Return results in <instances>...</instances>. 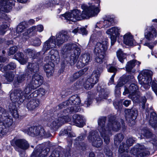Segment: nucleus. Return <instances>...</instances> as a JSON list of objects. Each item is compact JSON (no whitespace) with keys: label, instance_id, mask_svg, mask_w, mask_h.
<instances>
[{"label":"nucleus","instance_id":"24","mask_svg":"<svg viewBox=\"0 0 157 157\" xmlns=\"http://www.w3.org/2000/svg\"><path fill=\"white\" fill-rule=\"evenodd\" d=\"M39 104V99L33 98L30 99L27 102L26 107L29 111H35L38 107Z\"/></svg>","mask_w":157,"mask_h":157},{"label":"nucleus","instance_id":"43","mask_svg":"<svg viewBox=\"0 0 157 157\" xmlns=\"http://www.w3.org/2000/svg\"><path fill=\"white\" fill-rule=\"evenodd\" d=\"M65 134H67L69 136L72 137L74 136L71 133V127L69 126L67 129L62 130L59 134V136H63Z\"/></svg>","mask_w":157,"mask_h":157},{"label":"nucleus","instance_id":"51","mask_svg":"<svg viewBox=\"0 0 157 157\" xmlns=\"http://www.w3.org/2000/svg\"><path fill=\"white\" fill-rule=\"evenodd\" d=\"M70 105L69 101L68 100L66 101H64L58 105L56 107V110L61 109L63 108H65L67 106Z\"/></svg>","mask_w":157,"mask_h":157},{"label":"nucleus","instance_id":"21","mask_svg":"<svg viewBox=\"0 0 157 157\" xmlns=\"http://www.w3.org/2000/svg\"><path fill=\"white\" fill-rule=\"evenodd\" d=\"M119 29L117 27H114L108 29L106 33L111 36V44L112 45L114 44L117 40V37L119 36Z\"/></svg>","mask_w":157,"mask_h":157},{"label":"nucleus","instance_id":"53","mask_svg":"<svg viewBox=\"0 0 157 157\" xmlns=\"http://www.w3.org/2000/svg\"><path fill=\"white\" fill-rule=\"evenodd\" d=\"M122 101L121 100L120 101H116L113 102V105L116 109H121L122 107Z\"/></svg>","mask_w":157,"mask_h":157},{"label":"nucleus","instance_id":"55","mask_svg":"<svg viewBox=\"0 0 157 157\" xmlns=\"http://www.w3.org/2000/svg\"><path fill=\"white\" fill-rule=\"evenodd\" d=\"M7 27V25H0V35H3L6 31V29Z\"/></svg>","mask_w":157,"mask_h":157},{"label":"nucleus","instance_id":"33","mask_svg":"<svg viewBox=\"0 0 157 157\" xmlns=\"http://www.w3.org/2000/svg\"><path fill=\"white\" fill-rule=\"evenodd\" d=\"M26 77V75L25 73L18 75L16 78L15 80L14 83V86L16 87H18L25 80Z\"/></svg>","mask_w":157,"mask_h":157},{"label":"nucleus","instance_id":"63","mask_svg":"<svg viewBox=\"0 0 157 157\" xmlns=\"http://www.w3.org/2000/svg\"><path fill=\"white\" fill-rule=\"evenodd\" d=\"M30 33L28 32V30H27L24 33H23V39H25L26 40L28 39L29 38V35Z\"/></svg>","mask_w":157,"mask_h":157},{"label":"nucleus","instance_id":"52","mask_svg":"<svg viewBox=\"0 0 157 157\" xmlns=\"http://www.w3.org/2000/svg\"><path fill=\"white\" fill-rule=\"evenodd\" d=\"M135 141V139L132 137H129L127 139L126 141L127 146L128 147L132 146Z\"/></svg>","mask_w":157,"mask_h":157},{"label":"nucleus","instance_id":"36","mask_svg":"<svg viewBox=\"0 0 157 157\" xmlns=\"http://www.w3.org/2000/svg\"><path fill=\"white\" fill-rule=\"evenodd\" d=\"M36 88L30 82H28L26 85L23 92L25 95H26V97L28 94H30L33 90Z\"/></svg>","mask_w":157,"mask_h":157},{"label":"nucleus","instance_id":"1","mask_svg":"<svg viewBox=\"0 0 157 157\" xmlns=\"http://www.w3.org/2000/svg\"><path fill=\"white\" fill-rule=\"evenodd\" d=\"M108 117V122L106 126L105 124L106 119V117H101L98 121V129L106 144H108L109 142L110 136L112 135L111 130L117 131L120 129L121 127L123 129L125 128L124 121L122 119H121L120 123L116 120L114 116L110 115Z\"/></svg>","mask_w":157,"mask_h":157},{"label":"nucleus","instance_id":"11","mask_svg":"<svg viewBox=\"0 0 157 157\" xmlns=\"http://www.w3.org/2000/svg\"><path fill=\"white\" fill-rule=\"evenodd\" d=\"M13 123V121L9 117L7 112L6 117H3L0 121V136H2L6 134L8 131V128Z\"/></svg>","mask_w":157,"mask_h":157},{"label":"nucleus","instance_id":"50","mask_svg":"<svg viewBox=\"0 0 157 157\" xmlns=\"http://www.w3.org/2000/svg\"><path fill=\"white\" fill-rule=\"evenodd\" d=\"M45 93V90L42 88H40L38 90H36L34 91L31 95L33 94V96L34 97H36L38 95L40 94L43 95Z\"/></svg>","mask_w":157,"mask_h":157},{"label":"nucleus","instance_id":"61","mask_svg":"<svg viewBox=\"0 0 157 157\" xmlns=\"http://www.w3.org/2000/svg\"><path fill=\"white\" fill-rule=\"evenodd\" d=\"M59 152L58 151H54L49 157H59Z\"/></svg>","mask_w":157,"mask_h":157},{"label":"nucleus","instance_id":"13","mask_svg":"<svg viewBox=\"0 0 157 157\" xmlns=\"http://www.w3.org/2000/svg\"><path fill=\"white\" fill-rule=\"evenodd\" d=\"M88 139L92 145L97 147H100L102 144L103 141L96 131H91L89 132Z\"/></svg>","mask_w":157,"mask_h":157},{"label":"nucleus","instance_id":"32","mask_svg":"<svg viewBox=\"0 0 157 157\" xmlns=\"http://www.w3.org/2000/svg\"><path fill=\"white\" fill-rule=\"evenodd\" d=\"M124 42L128 46H132L133 44V37L130 33H127L124 35Z\"/></svg>","mask_w":157,"mask_h":157},{"label":"nucleus","instance_id":"16","mask_svg":"<svg viewBox=\"0 0 157 157\" xmlns=\"http://www.w3.org/2000/svg\"><path fill=\"white\" fill-rule=\"evenodd\" d=\"M92 58V57L88 53H86L82 54L76 64L77 67L80 68L88 64L91 61Z\"/></svg>","mask_w":157,"mask_h":157},{"label":"nucleus","instance_id":"39","mask_svg":"<svg viewBox=\"0 0 157 157\" xmlns=\"http://www.w3.org/2000/svg\"><path fill=\"white\" fill-rule=\"evenodd\" d=\"M117 55L119 60L123 63L124 60L126 58V54L124 53L121 49H119L117 52Z\"/></svg>","mask_w":157,"mask_h":157},{"label":"nucleus","instance_id":"48","mask_svg":"<svg viewBox=\"0 0 157 157\" xmlns=\"http://www.w3.org/2000/svg\"><path fill=\"white\" fill-rule=\"evenodd\" d=\"M30 44L35 46H39L41 44L40 40L37 37H34L30 40Z\"/></svg>","mask_w":157,"mask_h":157},{"label":"nucleus","instance_id":"64","mask_svg":"<svg viewBox=\"0 0 157 157\" xmlns=\"http://www.w3.org/2000/svg\"><path fill=\"white\" fill-rule=\"evenodd\" d=\"M24 51L26 53L30 54L31 56H32V54L34 53L33 50L31 49H26L24 50Z\"/></svg>","mask_w":157,"mask_h":157},{"label":"nucleus","instance_id":"23","mask_svg":"<svg viewBox=\"0 0 157 157\" xmlns=\"http://www.w3.org/2000/svg\"><path fill=\"white\" fill-rule=\"evenodd\" d=\"M43 80V78L41 75L36 73L32 76L30 82L36 88L42 84Z\"/></svg>","mask_w":157,"mask_h":157},{"label":"nucleus","instance_id":"4","mask_svg":"<svg viewBox=\"0 0 157 157\" xmlns=\"http://www.w3.org/2000/svg\"><path fill=\"white\" fill-rule=\"evenodd\" d=\"M130 91V98L134 102H141L142 104V108L143 109H145V103L147 99L144 96H140V93L137 85L135 83H132L129 86Z\"/></svg>","mask_w":157,"mask_h":157},{"label":"nucleus","instance_id":"47","mask_svg":"<svg viewBox=\"0 0 157 157\" xmlns=\"http://www.w3.org/2000/svg\"><path fill=\"white\" fill-rule=\"evenodd\" d=\"M15 76L13 72L10 71L6 72L4 75L6 79L9 82H12L13 81Z\"/></svg>","mask_w":157,"mask_h":157},{"label":"nucleus","instance_id":"15","mask_svg":"<svg viewBox=\"0 0 157 157\" xmlns=\"http://www.w3.org/2000/svg\"><path fill=\"white\" fill-rule=\"evenodd\" d=\"M44 61L52 62L54 64L58 63L60 61V57L58 52L54 50H51L45 57Z\"/></svg>","mask_w":157,"mask_h":157},{"label":"nucleus","instance_id":"20","mask_svg":"<svg viewBox=\"0 0 157 157\" xmlns=\"http://www.w3.org/2000/svg\"><path fill=\"white\" fill-rule=\"evenodd\" d=\"M56 45L55 38L54 36H52L44 43L42 49L44 52L43 54L50 49L54 48Z\"/></svg>","mask_w":157,"mask_h":157},{"label":"nucleus","instance_id":"9","mask_svg":"<svg viewBox=\"0 0 157 157\" xmlns=\"http://www.w3.org/2000/svg\"><path fill=\"white\" fill-rule=\"evenodd\" d=\"M44 145H40L36 147L32 153L31 157H44L46 156L50 151L51 147L49 142H46Z\"/></svg>","mask_w":157,"mask_h":157},{"label":"nucleus","instance_id":"60","mask_svg":"<svg viewBox=\"0 0 157 157\" xmlns=\"http://www.w3.org/2000/svg\"><path fill=\"white\" fill-rule=\"evenodd\" d=\"M151 87L153 90L157 95V83L156 84L152 82L151 84Z\"/></svg>","mask_w":157,"mask_h":157},{"label":"nucleus","instance_id":"18","mask_svg":"<svg viewBox=\"0 0 157 157\" xmlns=\"http://www.w3.org/2000/svg\"><path fill=\"white\" fill-rule=\"evenodd\" d=\"M141 134L146 138L150 139L153 144L157 147V137L148 128H143L141 130Z\"/></svg>","mask_w":157,"mask_h":157},{"label":"nucleus","instance_id":"28","mask_svg":"<svg viewBox=\"0 0 157 157\" xmlns=\"http://www.w3.org/2000/svg\"><path fill=\"white\" fill-rule=\"evenodd\" d=\"M77 51L75 52H71V54L69 58V63L71 65H74L76 62L78 57L80 54V49L78 48Z\"/></svg>","mask_w":157,"mask_h":157},{"label":"nucleus","instance_id":"45","mask_svg":"<svg viewBox=\"0 0 157 157\" xmlns=\"http://www.w3.org/2000/svg\"><path fill=\"white\" fill-rule=\"evenodd\" d=\"M26 22L25 21L21 22L17 27V32L19 33L24 31L26 29Z\"/></svg>","mask_w":157,"mask_h":157},{"label":"nucleus","instance_id":"54","mask_svg":"<svg viewBox=\"0 0 157 157\" xmlns=\"http://www.w3.org/2000/svg\"><path fill=\"white\" fill-rule=\"evenodd\" d=\"M17 50V47L16 46H14L10 47L9 49L8 54L9 56L14 54Z\"/></svg>","mask_w":157,"mask_h":157},{"label":"nucleus","instance_id":"25","mask_svg":"<svg viewBox=\"0 0 157 157\" xmlns=\"http://www.w3.org/2000/svg\"><path fill=\"white\" fill-rule=\"evenodd\" d=\"M140 64V62L137 61L136 60L133 59L131 60L127 63L125 67L126 71L131 73H135L136 71L134 67L136 65L139 66Z\"/></svg>","mask_w":157,"mask_h":157},{"label":"nucleus","instance_id":"40","mask_svg":"<svg viewBox=\"0 0 157 157\" xmlns=\"http://www.w3.org/2000/svg\"><path fill=\"white\" fill-rule=\"evenodd\" d=\"M15 59L18 60L22 64H24L26 63V61L24 58L22 53L18 52L14 56Z\"/></svg>","mask_w":157,"mask_h":157},{"label":"nucleus","instance_id":"7","mask_svg":"<svg viewBox=\"0 0 157 157\" xmlns=\"http://www.w3.org/2000/svg\"><path fill=\"white\" fill-rule=\"evenodd\" d=\"M26 98V95L20 89H15L10 94V99L12 102L11 104L18 106L23 102Z\"/></svg>","mask_w":157,"mask_h":157},{"label":"nucleus","instance_id":"5","mask_svg":"<svg viewBox=\"0 0 157 157\" xmlns=\"http://www.w3.org/2000/svg\"><path fill=\"white\" fill-rule=\"evenodd\" d=\"M67 115L64 114L63 111L61 115H58V118L49 122L48 123V126L51 129L56 131L63 124L70 120V118Z\"/></svg>","mask_w":157,"mask_h":157},{"label":"nucleus","instance_id":"2","mask_svg":"<svg viewBox=\"0 0 157 157\" xmlns=\"http://www.w3.org/2000/svg\"><path fill=\"white\" fill-rule=\"evenodd\" d=\"M81 8L83 10L82 13L78 10H75L71 13H66L63 15L66 20L75 22L77 21L96 15L100 11L98 8L94 5L88 7L82 4L81 5Z\"/></svg>","mask_w":157,"mask_h":157},{"label":"nucleus","instance_id":"34","mask_svg":"<svg viewBox=\"0 0 157 157\" xmlns=\"http://www.w3.org/2000/svg\"><path fill=\"white\" fill-rule=\"evenodd\" d=\"M16 105L13 104H10L9 106V110L12 113V115L14 118L17 119L19 117V114L17 109Z\"/></svg>","mask_w":157,"mask_h":157},{"label":"nucleus","instance_id":"6","mask_svg":"<svg viewBox=\"0 0 157 157\" xmlns=\"http://www.w3.org/2000/svg\"><path fill=\"white\" fill-rule=\"evenodd\" d=\"M71 107L64 109L63 111V113L66 115L71 114L73 112H78L79 109V106H77L80 104L81 100L79 97L77 95H73L70 97L68 99Z\"/></svg>","mask_w":157,"mask_h":157},{"label":"nucleus","instance_id":"17","mask_svg":"<svg viewBox=\"0 0 157 157\" xmlns=\"http://www.w3.org/2000/svg\"><path fill=\"white\" fill-rule=\"evenodd\" d=\"M69 38L67 33L62 30L58 33L56 35V44L58 46H60L67 41Z\"/></svg>","mask_w":157,"mask_h":157},{"label":"nucleus","instance_id":"3","mask_svg":"<svg viewBox=\"0 0 157 157\" xmlns=\"http://www.w3.org/2000/svg\"><path fill=\"white\" fill-rule=\"evenodd\" d=\"M108 47L107 40L103 41L102 43H97L94 49V53L96 55L95 61L96 62L99 64L103 63Z\"/></svg>","mask_w":157,"mask_h":157},{"label":"nucleus","instance_id":"46","mask_svg":"<svg viewBox=\"0 0 157 157\" xmlns=\"http://www.w3.org/2000/svg\"><path fill=\"white\" fill-rule=\"evenodd\" d=\"M16 67V64L13 62H11L8 64L7 65L3 67V70L2 69V71L5 72L8 70H14L15 69Z\"/></svg>","mask_w":157,"mask_h":157},{"label":"nucleus","instance_id":"49","mask_svg":"<svg viewBox=\"0 0 157 157\" xmlns=\"http://www.w3.org/2000/svg\"><path fill=\"white\" fill-rule=\"evenodd\" d=\"M127 145L124 143H121L119 147L118 150V152L119 154L123 153L126 152H128L127 150Z\"/></svg>","mask_w":157,"mask_h":157},{"label":"nucleus","instance_id":"8","mask_svg":"<svg viewBox=\"0 0 157 157\" xmlns=\"http://www.w3.org/2000/svg\"><path fill=\"white\" fill-rule=\"evenodd\" d=\"M25 130V133L32 136H39L46 138L51 136V134L49 132H46L44 128L40 126L31 127Z\"/></svg>","mask_w":157,"mask_h":157},{"label":"nucleus","instance_id":"57","mask_svg":"<svg viewBox=\"0 0 157 157\" xmlns=\"http://www.w3.org/2000/svg\"><path fill=\"white\" fill-rule=\"evenodd\" d=\"M104 151L105 155L108 156H111L113 155L112 152L107 147H105L104 149Z\"/></svg>","mask_w":157,"mask_h":157},{"label":"nucleus","instance_id":"12","mask_svg":"<svg viewBox=\"0 0 157 157\" xmlns=\"http://www.w3.org/2000/svg\"><path fill=\"white\" fill-rule=\"evenodd\" d=\"M130 153L135 157H142L149 155L150 152L146 150L144 146L138 144L131 149Z\"/></svg>","mask_w":157,"mask_h":157},{"label":"nucleus","instance_id":"27","mask_svg":"<svg viewBox=\"0 0 157 157\" xmlns=\"http://www.w3.org/2000/svg\"><path fill=\"white\" fill-rule=\"evenodd\" d=\"M15 144L17 146L24 150L27 149L29 147V144L25 139H18L15 141Z\"/></svg>","mask_w":157,"mask_h":157},{"label":"nucleus","instance_id":"10","mask_svg":"<svg viewBox=\"0 0 157 157\" xmlns=\"http://www.w3.org/2000/svg\"><path fill=\"white\" fill-rule=\"evenodd\" d=\"M153 75L152 71L150 70H145L142 71L140 74L138 76V80L140 84L143 85L141 88L142 89L144 85H148L152 80Z\"/></svg>","mask_w":157,"mask_h":157},{"label":"nucleus","instance_id":"38","mask_svg":"<svg viewBox=\"0 0 157 157\" xmlns=\"http://www.w3.org/2000/svg\"><path fill=\"white\" fill-rule=\"evenodd\" d=\"M124 136L122 133H118L115 135L114 140L115 145L117 146L123 140Z\"/></svg>","mask_w":157,"mask_h":157},{"label":"nucleus","instance_id":"26","mask_svg":"<svg viewBox=\"0 0 157 157\" xmlns=\"http://www.w3.org/2000/svg\"><path fill=\"white\" fill-rule=\"evenodd\" d=\"M148 32L145 34L146 39L149 40H152L156 37L157 33L155 29L153 26L149 27L147 28Z\"/></svg>","mask_w":157,"mask_h":157},{"label":"nucleus","instance_id":"30","mask_svg":"<svg viewBox=\"0 0 157 157\" xmlns=\"http://www.w3.org/2000/svg\"><path fill=\"white\" fill-rule=\"evenodd\" d=\"M149 123L153 128L157 127V115L155 113L152 112L151 113Z\"/></svg>","mask_w":157,"mask_h":157},{"label":"nucleus","instance_id":"56","mask_svg":"<svg viewBox=\"0 0 157 157\" xmlns=\"http://www.w3.org/2000/svg\"><path fill=\"white\" fill-rule=\"evenodd\" d=\"M50 69L44 70L46 73L48 77H49L53 75L54 67H50Z\"/></svg>","mask_w":157,"mask_h":157},{"label":"nucleus","instance_id":"58","mask_svg":"<svg viewBox=\"0 0 157 157\" xmlns=\"http://www.w3.org/2000/svg\"><path fill=\"white\" fill-rule=\"evenodd\" d=\"M48 62V63H47L45 65L44 67V70L50 69V67H54V64L53 63L51 62Z\"/></svg>","mask_w":157,"mask_h":157},{"label":"nucleus","instance_id":"42","mask_svg":"<svg viewBox=\"0 0 157 157\" xmlns=\"http://www.w3.org/2000/svg\"><path fill=\"white\" fill-rule=\"evenodd\" d=\"M85 71L84 70H81L78 71L76 72L70 78V81L72 82L74 81L76 79L83 75Z\"/></svg>","mask_w":157,"mask_h":157},{"label":"nucleus","instance_id":"22","mask_svg":"<svg viewBox=\"0 0 157 157\" xmlns=\"http://www.w3.org/2000/svg\"><path fill=\"white\" fill-rule=\"evenodd\" d=\"M72 121L75 125L79 127H82L85 124V119L81 115L74 114L73 116Z\"/></svg>","mask_w":157,"mask_h":157},{"label":"nucleus","instance_id":"59","mask_svg":"<svg viewBox=\"0 0 157 157\" xmlns=\"http://www.w3.org/2000/svg\"><path fill=\"white\" fill-rule=\"evenodd\" d=\"M107 69L109 72L113 73V74H115L117 71V69L115 67L112 66L108 67Z\"/></svg>","mask_w":157,"mask_h":157},{"label":"nucleus","instance_id":"37","mask_svg":"<svg viewBox=\"0 0 157 157\" xmlns=\"http://www.w3.org/2000/svg\"><path fill=\"white\" fill-rule=\"evenodd\" d=\"M96 83L92 79L89 78L84 82L83 86L85 89L89 90L92 88Z\"/></svg>","mask_w":157,"mask_h":157},{"label":"nucleus","instance_id":"35","mask_svg":"<svg viewBox=\"0 0 157 157\" xmlns=\"http://www.w3.org/2000/svg\"><path fill=\"white\" fill-rule=\"evenodd\" d=\"M64 47L65 49H66V51H72V52H77V50H78V49L80 48L76 44L73 43L68 44L65 45Z\"/></svg>","mask_w":157,"mask_h":157},{"label":"nucleus","instance_id":"44","mask_svg":"<svg viewBox=\"0 0 157 157\" xmlns=\"http://www.w3.org/2000/svg\"><path fill=\"white\" fill-rule=\"evenodd\" d=\"M108 92L103 89H101L99 92L98 100L101 101L103 99H106L107 97Z\"/></svg>","mask_w":157,"mask_h":157},{"label":"nucleus","instance_id":"19","mask_svg":"<svg viewBox=\"0 0 157 157\" xmlns=\"http://www.w3.org/2000/svg\"><path fill=\"white\" fill-rule=\"evenodd\" d=\"M12 0H0V11L9 12L14 5Z\"/></svg>","mask_w":157,"mask_h":157},{"label":"nucleus","instance_id":"62","mask_svg":"<svg viewBox=\"0 0 157 157\" xmlns=\"http://www.w3.org/2000/svg\"><path fill=\"white\" fill-rule=\"evenodd\" d=\"M78 33L82 34V35L86 34L87 33V31L85 28H79Z\"/></svg>","mask_w":157,"mask_h":157},{"label":"nucleus","instance_id":"31","mask_svg":"<svg viewBox=\"0 0 157 157\" xmlns=\"http://www.w3.org/2000/svg\"><path fill=\"white\" fill-rule=\"evenodd\" d=\"M42 60H40L37 62L33 63H32L29 64L28 67V68L31 71L34 72H37L39 70V65L42 63Z\"/></svg>","mask_w":157,"mask_h":157},{"label":"nucleus","instance_id":"41","mask_svg":"<svg viewBox=\"0 0 157 157\" xmlns=\"http://www.w3.org/2000/svg\"><path fill=\"white\" fill-rule=\"evenodd\" d=\"M113 22V18H110L104 20L103 21L101 22V23L104 28H107L112 25Z\"/></svg>","mask_w":157,"mask_h":157},{"label":"nucleus","instance_id":"14","mask_svg":"<svg viewBox=\"0 0 157 157\" xmlns=\"http://www.w3.org/2000/svg\"><path fill=\"white\" fill-rule=\"evenodd\" d=\"M125 116L129 125L132 126L135 124V120L138 116V111L135 108L126 109L124 111Z\"/></svg>","mask_w":157,"mask_h":157},{"label":"nucleus","instance_id":"29","mask_svg":"<svg viewBox=\"0 0 157 157\" xmlns=\"http://www.w3.org/2000/svg\"><path fill=\"white\" fill-rule=\"evenodd\" d=\"M102 71L101 68L99 67L97 68L96 70L93 71L90 78L92 79V80L96 83L98 82L100 73Z\"/></svg>","mask_w":157,"mask_h":157}]
</instances>
